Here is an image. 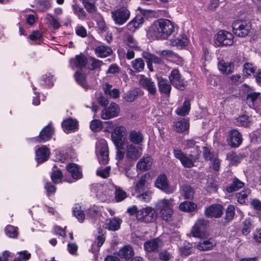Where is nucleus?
Masks as SVG:
<instances>
[{
	"label": "nucleus",
	"mask_w": 261,
	"mask_h": 261,
	"mask_svg": "<svg viewBox=\"0 0 261 261\" xmlns=\"http://www.w3.org/2000/svg\"><path fill=\"white\" fill-rule=\"evenodd\" d=\"M174 30L172 22L166 19H160L155 21L149 27L148 35L155 39H166Z\"/></svg>",
	"instance_id": "f257e3e1"
},
{
	"label": "nucleus",
	"mask_w": 261,
	"mask_h": 261,
	"mask_svg": "<svg viewBox=\"0 0 261 261\" xmlns=\"http://www.w3.org/2000/svg\"><path fill=\"white\" fill-rule=\"evenodd\" d=\"M172 201L171 199L168 200L164 198L159 200L155 204L156 211L159 213L162 219L165 221L170 220L173 215Z\"/></svg>",
	"instance_id": "f03ea898"
},
{
	"label": "nucleus",
	"mask_w": 261,
	"mask_h": 261,
	"mask_svg": "<svg viewBox=\"0 0 261 261\" xmlns=\"http://www.w3.org/2000/svg\"><path fill=\"white\" fill-rule=\"evenodd\" d=\"M54 134L55 128L50 122L41 130L37 136L31 138V140L34 143H43L50 141Z\"/></svg>",
	"instance_id": "7ed1b4c3"
},
{
	"label": "nucleus",
	"mask_w": 261,
	"mask_h": 261,
	"mask_svg": "<svg viewBox=\"0 0 261 261\" xmlns=\"http://www.w3.org/2000/svg\"><path fill=\"white\" fill-rule=\"evenodd\" d=\"M157 216V213L153 208L146 206L139 210L137 219L141 222L150 223L156 220Z\"/></svg>",
	"instance_id": "20e7f679"
},
{
	"label": "nucleus",
	"mask_w": 261,
	"mask_h": 261,
	"mask_svg": "<svg viewBox=\"0 0 261 261\" xmlns=\"http://www.w3.org/2000/svg\"><path fill=\"white\" fill-rule=\"evenodd\" d=\"M232 27L233 32L236 36L245 37L250 32L251 25L247 21L237 20L232 23Z\"/></svg>",
	"instance_id": "39448f33"
},
{
	"label": "nucleus",
	"mask_w": 261,
	"mask_h": 261,
	"mask_svg": "<svg viewBox=\"0 0 261 261\" xmlns=\"http://www.w3.org/2000/svg\"><path fill=\"white\" fill-rule=\"evenodd\" d=\"M233 43V35L226 31L221 30L214 37V43L217 46L231 45Z\"/></svg>",
	"instance_id": "423d86ee"
},
{
	"label": "nucleus",
	"mask_w": 261,
	"mask_h": 261,
	"mask_svg": "<svg viewBox=\"0 0 261 261\" xmlns=\"http://www.w3.org/2000/svg\"><path fill=\"white\" fill-rule=\"evenodd\" d=\"M129 11L125 7H121L111 12L112 17L116 24L121 25L129 18Z\"/></svg>",
	"instance_id": "0eeeda50"
},
{
	"label": "nucleus",
	"mask_w": 261,
	"mask_h": 261,
	"mask_svg": "<svg viewBox=\"0 0 261 261\" xmlns=\"http://www.w3.org/2000/svg\"><path fill=\"white\" fill-rule=\"evenodd\" d=\"M125 131V127L119 126L116 127L112 132L111 139L116 148H123Z\"/></svg>",
	"instance_id": "6e6552de"
},
{
	"label": "nucleus",
	"mask_w": 261,
	"mask_h": 261,
	"mask_svg": "<svg viewBox=\"0 0 261 261\" xmlns=\"http://www.w3.org/2000/svg\"><path fill=\"white\" fill-rule=\"evenodd\" d=\"M173 153L174 156L180 161L181 165L185 168H190L194 167V161L192 159L193 157L192 154H190L189 156H187L180 149L178 148L174 149Z\"/></svg>",
	"instance_id": "1a4fd4ad"
},
{
	"label": "nucleus",
	"mask_w": 261,
	"mask_h": 261,
	"mask_svg": "<svg viewBox=\"0 0 261 261\" xmlns=\"http://www.w3.org/2000/svg\"><path fill=\"white\" fill-rule=\"evenodd\" d=\"M169 79L172 85L178 90H184L187 85V82L182 78L179 70L177 69H174L171 71Z\"/></svg>",
	"instance_id": "9d476101"
},
{
	"label": "nucleus",
	"mask_w": 261,
	"mask_h": 261,
	"mask_svg": "<svg viewBox=\"0 0 261 261\" xmlns=\"http://www.w3.org/2000/svg\"><path fill=\"white\" fill-rule=\"evenodd\" d=\"M155 187L167 194H170L174 192L173 188L169 185L167 177L165 173L159 175L155 181Z\"/></svg>",
	"instance_id": "9b49d317"
},
{
	"label": "nucleus",
	"mask_w": 261,
	"mask_h": 261,
	"mask_svg": "<svg viewBox=\"0 0 261 261\" xmlns=\"http://www.w3.org/2000/svg\"><path fill=\"white\" fill-rule=\"evenodd\" d=\"M120 111L119 106L115 102H112L109 107L105 108L101 112V118L108 120L118 116Z\"/></svg>",
	"instance_id": "f8f14e48"
},
{
	"label": "nucleus",
	"mask_w": 261,
	"mask_h": 261,
	"mask_svg": "<svg viewBox=\"0 0 261 261\" xmlns=\"http://www.w3.org/2000/svg\"><path fill=\"white\" fill-rule=\"evenodd\" d=\"M126 158L133 161L137 160L142 155V146L129 144L126 147Z\"/></svg>",
	"instance_id": "ddd939ff"
},
{
	"label": "nucleus",
	"mask_w": 261,
	"mask_h": 261,
	"mask_svg": "<svg viewBox=\"0 0 261 261\" xmlns=\"http://www.w3.org/2000/svg\"><path fill=\"white\" fill-rule=\"evenodd\" d=\"M207 226V221L204 219H198L193 226L191 232L194 237L201 238Z\"/></svg>",
	"instance_id": "4468645a"
},
{
	"label": "nucleus",
	"mask_w": 261,
	"mask_h": 261,
	"mask_svg": "<svg viewBox=\"0 0 261 261\" xmlns=\"http://www.w3.org/2000/svg\"><path fill=\"white\" fill-rule=\"evenodd\" d=\"M50 149L46 145H42L35 151V160L38 164H42L48 160Z\"/></svg>",
	"instance_id": "2eb2a0df"
},
{
	"label": "nucleus",
	"mask_w": 261,
	"mask_h": 261,
	"mask_svg": "<svg viewBox=\"0 0 261 261\" xmlns=\"http://www.w3.org/2000/svg\"><path fill=\"white\" fill-rule=\"evenodd\" d=\"M227 142L231 147H238L242 143V136L238 130L232 129L228 134Z\"/></svg>",
	"instance_id": "dca6fc26"
},
{
	"label": "nucleus",
	"mask_w": 261,
	"mask_h": 261,
	"mask_svg": "<svg viewBox=\"0 0 261 261\" xmlns=\"http://www.w3.org/2000/svg\"><path fill=\"white\" fill-rule=\"evenodd\" d=\"M223 207L220 204H213L205 210V215L207 218H219L223 214Z\"/></svg>",
	"instance_id": "f3484780"
},
{
	"label": "nucleus",
	"mask_w": 261,
	"mask_h": 261,
	"mask_svg": "<svg viewBox=\"0 0 261 261\" xmlns=\"http://www.w3.org/2000/svg\"><path fill=\"white\" fill-rule=\"evenodd\" d=\"M97 156L99 163L103 165L109 162V148L107 143L101 144L97 148Z\"/></svg>",
	"instance_id": "a211bd4d"
},
{
	"label": "nucleus",
	"mask_w": 261,
	"mask_h": 261,
	"mask_svg": "<svg viewBox=\"0 0 261 261\" xmlns=\"http://www.w3.org/2000/svg\"><path fill=\"white\" fill-rule=\"evenodd\" d=\"M63 130L66 134H69L72 132H74L78 129V121L76 119L69 117L64 120L61 123Z\"/></svg>",
	"instance_id": "6ab92c4d"
},
{
	"label": "nucleus",
	"mask_w": 261,
	"mask_h": 261,
	"mask_svg": "<svg viewBox=\"0 0 261 261\" xmlns=\"http://www.w3.org/2000/svg\"><path fill=\"white\" fill-rule=\"evenodd\" d=\"M189 127V119L188 118H179L173 122L174 130L179 133L188 131Z\"/></svg>",
	"instance_id": "aec40b11"
},
{
	"label": "nucleus",
	"mask_w": 261,
	"mask_h": 261,
	"mask_svg": "<svg viewBox=\"0 0 261 261\" xmlns=\"http://www.w3.org/2000/svg\"><path fill=\"white\" fill-rule=\"evenodd\" d=\"M128 139L132 144L142 146L144 138L141 130H132L129 132Z\"/></svg>",
	"instance_id": "412c9836"
},
{
	"label": "nucleus",
	"mask_w": 261,
	"mask_h": 261,
	"mask_svg": "<svg viewBox=\"0 0 261 261\" xmlns=\"http://www.w3.org/2000/svg\"><path fill=\"white\" fill-rule=\"evenodd\" d=\"M66 169L73 179L78 180L82 178V172L80 170V167L76 164L69 163L66 165Z\"/></svg>",
	"instance_id": "4be33fe9"
},
{
	"label": "nucleus",
	"mask_w": 261,
	"mask_h": 261,
	"mask_svg": "<svg viewBox=\"0 0 261 261\" xmlns=\"http://www.w3.org/2000/svg\"><path fill=\"white\" fill-rule=\"evenodd\" d=\"M140 84L145 89H147L150 94L154 95L156 91L154 83L150 79L145 77L144 75L141 76L139 81Z\"/></svg>",
	"instance_id": "5701e85b"
},
{
	"label": "nucleus",
	"mask_w": 261,
	"mask_h": 261,
	"mask_svg": "<svg viewBox=\"0 0 261 261\" xmlns=\"http://www.w3.org/2000/svg\"><path fill=\"white\" fill-rule=\"evenodd\" d=\"M161 240L155 238L145 242L144 244V249L148 252H155L158 251Z\"/></svg>",
	"instance_id": "b1692460"
},
{
	"label": "nucleus",
	"mask_w": 261,
	"mask_h": 261,
	"mask_svg": "<svg viewBox=\"0 0 261 261\" xmlns=\"http://www.w3.org/2000/svg\"><path fill=\"white\" fill-rule=\"evenodd\" d=\"M134 255V252L133 248L129 245L124 246L120 249L118 253V255L121 258H124L126 260H128Z\"/></svg>",
	"instance_id": "393cba45"
},
{
	"label": "nucleus",
	"mask_w": 261,
	"mask_h": 261,
	"mask_svg": "<svg viewBox=\"0 0 261 261\" xmlns=\"http://www.w3.org/2000/svg\"><path fill=\"white\" fill-rule=\"evenodd\" d=\"M51 170L50 176L53 184H59L62 183L63 174L61 170L58 169L57 166L54 165Z\"/></svg>",
	"instance_id": "a878e982"
},
{
	"label": "nucleus",
	"mask_w": 261,
	"mask_h": 261,
	"mask_svg": "<svg viewBox=\"0 0 261 261\" xmlns=\"http://www.w3.org/2000/svg\"><path fill=\"white\" fill-rule=\"evenodd\" d=\"M218 68L223 74H229L234 70V64L232 62H225L223 60L219 62Z\"/></svg>",
	"instance_id": "bb28decb"
},
{
	"label": "nucleus",
	"mask_w": 261,
	"mask_h": 261,
	"mask_svg": "<svg viewBox=\"0 0 261 261\" xmlns=\"http://www.w3.org/2000/svg\"><path fill=\"white\" fill-rule=\"evenodd\" d=\"M112 85L106 83L103 87L105 95L110 98H119L120 92L118 89L112 88Z\"/></svg>",
	"instance_id": "cd10ccee"
},
{
	"label": "nucleus",
	"mask_w": 261,
	"mask_h": 261,
	"mask_svg": "<svg viewBox=\"0 0 261 261\" xmlns=\"http://www.w3.org/2000/svg\"><path fill=\"white\" fill-rule=\"evenodd\" d=\"M95 52L98 57L105 58L111 55L113 50L110 46L101 45L95 48Z\"/></svg>",
	"instance_id": "c85d7f7f"
},
{
	"label": "nucleus",
	"mask_w": 261,
	"mask_h": 261,
	"mask_svg": "<svg viewBox=\"0 0 261 261\" xmlns=\"http://www.w3.org/2000/svg\"><path fill=\"white\" fill-rule=\"evenodd\" d=\"M170 42L172 45L182 48L188 45L189 40L185 34H182L177 38L171 39Z\"/></svg>",
	"instance_id": "c756f323"
},
{
	"label": "nucleus",
	"mask_w": 261,
	"mask_h": 261,
	"mask_svg": "<svg viewBox=\"0 0 261 261\" xmlns=\"http://www.w3.org/2000/svg\"><path fill=\"white\" fill-rule=\"evenodd\" d=\"M244 186V183L238 178L235 177L233 178L232 182L226 187V191L227 193H231L239 190Z\"/></svg>",
	"instance_id": "7c9ffc66"
},
{
	"label": "nucleus",
	"mask_w": 261,
	"mask_h": 261,
	"mask_svg": "<svg viewBox=\"0 0 261 261\" xmlns=\"http://www.w3.org/2000/svg\"><path fill=\"white\" fill-rule=\"evenodd\" d=\"M250 193L251 190L249 189H246L240 192L237 193L236 198L237 199L238 202L242 205L246 204V201Z\"/></svg>",
	"instance_id": "2f4dec72"
},
{
	"label": "nucleus",
	"mask_w": 261,
	"mask_h": 261,
	"mask_svg": "<svg viewBox=\"0 0 261 261\" xmlns=\"http://www.w3.org/2000/svg\"><path fill=\"white\" fill-rule=\"evenodd\" d=\"M121 222V219L114 217L109 220L108 223L106 224V228L109 230L116 231L120 228Z\"/></svg>",
	"instance_id": "473e14b6"
},
{
	"label": "nucleus",
	"mask_w": 261,
	"mask_h": 261,
	"mask_svg": "<svg viewBox=\"0 0 261 261\" xmlns=\"http://www.w3.org/2000/svg\"><path fill=\"white\" fill-rule=\"evenodd\" d=\"M142 57L146 59L148 67H150V64L152 63L161 64L162 62V60L158 57L148 52H143Z\"/></svg>",
	"instance_id": "72a5a7b5"
},
{
	"label": "nucleus",
	"mask_w": 261,
	"mask_h": 261,
	"mask_svg": "<svg viewBox=\"0 0 261 261\" xmlns=\"http://www.w3.org/2000/svg\"><path fill=\"white\" fill-rule=\"evenodd\" d=\"M142 57L146 59L148 67H150V64L152 63L161 64L162 62V60L158 57L148 52H143Z\"/></svg>",
	"instance_id": "f704fd0d"
},
{
	"label": "nucleus",
	"mask_w": 261,
	"mask_h": 261,
	"mask_svg": "<svg viewBox=\"0 0 261 261\" xmlns=\"http://www.w3.org/2000/svg\"><path fill=\"white\" fill-rule=\"evenodd\" d=\"M191 109V104L188 99H186L183 105L178 107L176 110V113L181 116H185L189 114Z\"/></svg>",
	"instance_id": "c9c22d12"
},
{
	"label": "nucleus",
	"mask_w": 261,
	"mask_h": 261,
	"mask_svg": "<svg viewBox=\"0 0 261 261\" xmlns=\"http://www.w3.org/2000/svg\"><path fill=\"white\" fill-rule=\"evenodd\" d=\"M159 89L160 92L168 95L171 91V87L167 80L158 79Z\"/></svg>",
	"instance_id": "e433bc0d"
},
{
	"label": "nucleus",
	"mask_w": 261,
	"mask_h": 261,
	"mask_svg": "<svg viewBox=\"0 0 261 261\" xmlns=\"http://www.w3.org/2000/svg\"><path fill=\"white\" fill-rule=\"evenodd\" d=\"M179 209L185 212H192L197 208V205L193 202L184 201L179 205Z\"/></svg>",
	"instance_id": "4c0bfd02"
},
{
	"label": "nucleus",
	"mask_w": 261,
	"mask_h": 261,
	"mask_svg": "<svg viewBox=\"0 0 261 261\" xmlns=\"http://www.w3.org/2000/svg\"><path fill=\"white\" fill-rule=\"evenodd\" d=\"M235 215V207L231 204H229L226 210L224 217L225 223H227L232 221Z\"/></svg>",
	"instance_id": "58836bf2"
},
{
	"label": "nucleus",
	"mask_w": 261,
	"mask_h": 261,
	"mask_svg": "<svg viewBox=\"0 0 261 261\" xmlns=\"http://www.w3.org/2000/svg\"><path fill=\"white\" fill-rule=\"evenodd\" d=\"M131 65L136 72H139L144 70L145 63L142 59L137 58L132 61Z\"/></svg>",
	"instance_id": "ea45409f"
},
{
	"label": "nucleus",
	"mask_w": 261,
	"mask_h": 261,
	"mask_svg": "<svg viewBox=\"0 0 261 261\" xmlns=\"http://www.w3.org/2000/svg\"><path fill=\"white\" fill-rule=\"evenodd\" d=\"M146 182V176L145 175L141 176L135 185V191L138 193H141L144 192L145 190Z\"/></svg>",
	"instance_id": "a19ab883"
},
{
	"label": "nucleus",
	"mask_w": 261,
	"mask_h": 261,
	"mask_svg": "<svg viewBox=\"0 0 261 261\" xmlns=\"http://www.w3.org/2000/svg\"><path fill=\"white\" fill-rule=\"evenodd\" d=\"M236 123L238 126L248 127L250 125L251 121L248 115H242L237 118Z\"/></svg>",
	"instance_id": "79ce46f5"
},
{
	"label": "nucleus",
	"mask_w": 261,
	"mask_h": 261,
	"mask_svg": "<svg viewBox=\"0 0 261 261\" xmlns=\"http://www.w3.org/2000/svg\"><path fill=\"white\" fill-rule=\"evenodd\" d=\"M250 108L261 114V99H246Z\"/></svg>",
	"instance_id": "37998d69"
},
{
	"label": "nucleus",
	"mask_w": 261,
	"mask_h": 261,
	"mask_svg": "<svg viewBox=\"0 0 261 261\" xmlns=\"http://www.w3.org/2000/svg\"><path fill=\"white\" fill-rule=\"evenodd\" d=\"M88 60L83 55L81 54L75 57L74 61V66L80 68H82L86 66L87 64Z\"/></svg>",
	"instance_id": "c03bdc74"
},
{
	"label": "nucleus",
	"mask_w": 261,
	"mask_h": 261,
	"mask_svg": "<svg viewBox=\"0 0 261 261\" xmlns=\"http://www.w3.org/2000/svg\"><path fill=\"white\" fill-rule=\"evenodd\" d=\"M72 215L76 217L79 222L82 223L84 222L85 215L84 211L81 210V206L78 205L73 207Z\"/></svg>",
	"instance_id": "a18cd8bd"
},
{
	"label": "nucleus",
	"mask_w": 261,
	"mask_h": 261,
	"mask_svg": "<svg viewBox=\"0 0 261 261\" xmlns=\"http://www.w3.org/2000/svg\"><path fill=\"white\" fill-rule=\"evenodd\" d=\"M131 161V160L126 158L124 161L117 162V166L120 171H128L132 166Z\"/></svg>",
	"instance_id": "49530a36"
},
{
	"label": "nucleus",
	"mask_w": 261,
	"mask_h": 261,
	"mask_svg": "<svg viewBox=\"0 0 261 261\" xmlns=\"http://www.w3.org/2000/svg\"><path fill=\"white\" fill-rule=\"evenodd\" d=\"M245 156V155L242 153L237 154L236 152H233L228 153L227 154V158L231 161V162L237 164L240 163Z\"/></svg>",
	"instance_id": "de8ad7c7"
},
{
	"label": "nucleus",
	"mask_w": 261,
	"mask_h": 261,
	"mask_svg": "<svg viewBox=\"0 0 261 261\" xmlns=\"http://www.w3.org/2000/svg\"><path fill=\"white\" fill-rule=\"evenodd\" d=\"M5 232L7 236L11 238H17L18 235L17 227L10 225L6 227Z\"/></svg>",
	"instance_id": "09e8293b"
},
{
	"label": "nucleus",
	"mask_w": 261,
	"mask_h": 261,
	"mask_svg": "<svg viewBox=\"0 0 261 261\" xmlns=\"http://www.w3.org/2000/svg\"><path fill=\"white\" fill-rule=\"evenodd\" d=\"M46 19L49 22L51 26L55 30H58L61 27L59 19L58 17L51 15L47 14Z\"/></svg>",
	"instance_id": "8fccbe9b"
},
{
	"label": "nucleus",
	"mask_w": 261,
	"mask_h": 261,
	"mask_svg": "<svg viewBox=\"0 0 261 261\" xmlns=\"http://www.w3.org/2000/svg\"><path fill=\"white\" fill-rule=\"evenodd\" d=\"M90 129L93 132H98L103 128L102 122L98 119H93L91 121Z\"/></svg>",
	"instance_id": "3c124183"
},
{
	"label": "nucleus",
	"mask_w": 261,
	"mask_h": 261,
	"mask_svg": "<svg viewBox=\"0 0 261 261\" xmlns=\"http://www.w3.org/2000/svg\"><path fill=\"white\" fill-rule=\"evenodd\" d=\"M74 13L78 16L79 19L84 20L86 17V13L83 8L77 5L72 6Z\"/></svg>",
	"instance_id": "603ef678"
},
{
	"label": "nucleus",
	"mask_w": 261,
	"mask_h": 261,
	"mask_svg": "<svg viewBox=\"0 0 261 261\" xmlns=\"http://www.w3.org/2000/svg\"><path fill=\"white\" fill-rule=\"evenodd\" d=\"M242 233L245 236H247L250 232L252 228V224L250 218L245 219L243 223Z\"/></svg>",
	"instance_id": "864d4df0"
},
{
	"label": "nucleus",
	"mask_w": 261,
	"mask_h": 261,
	"mask_svg": "<svg viewBox=\"0 0 261 261\" xmlns=\"http://www.w3.org/2000/svg\"><path fill=\"white\" fill-rule=\"evenodd\" d=\"M126 44L130 48H134L136 50H139V47L136 40L130 35H127L125 39Z\"/></svg>",
	"instance_id": "5fc2aeb1"
},
{
	"label": "nucleus",
	"mask_w": 261,
	"mask_h": 261,
	"mask_svg": "<svg viewBox=\"0 0 261 261\" xmlns=\"http://www.w3.org/2000/svg\"><path fill=\"white\" fill-rule=\"evenodd\" d=\"M182 192L185 199H190L193 198L194 192L193 189L190 186H184L182 187Z\"/></svg>",
	"instance_id": "6e6d98bb"
},
{
	"label": "nucleus",
	"mask_w": 261,
	"mask_h": 261,
	"mask_svg": "<svg viewBox=\"0 0 261 261\" xmlns=\"http://www.w3.org/2000/svg\"><path fill=\"white\" fill-rule=\"evenodd\" d=\"M180 253L186 256L189 255L192 252V245L189 243H185L184 245L179 248Z\"/></svg>",
	"instance_id": "4d7b16f0"
},
{
	"label": "nucleus",
	"mask_w": 261,
	"mask_h": 261,
	"mask_svg": "<svg viewBox=\"0 0 261 261\" xmlns=\"http://www.w3.org/2000/svg\"><path fill=\"white\" fill-rule=\"evenodd\" d=\"M127 197L126 193L122 189L119 188L115 190V198L116 202H120L123 200Z\"/></svg>",
	"instance_id": "13d9d810"
},
{
	"label": "nucleus",
	"mask_w": 261,
	"mask_h": 261,
	"mask_svg": "<svg viewBox=\"0 0 261 261\" xmlns=\"http://www.w3.org/2000/svg\"><path fill=\"white\" fill-rule=\"evenodd\" d=\"M76 81L83 87L86 88L87 86L86 81V76L84 74L77 71L74 75Z\"/></svg>",
	"instance_id": "bf43d9fd"
},
{
	"label": "nucleus",
	"mask_w": 261,
	"mask_h": 261,
	"mask_svg": "<svg viewBox=\"0 0 261 261\" xmlns=\"http://www.w3.org/2000/svg\"><path fill=\"white\" fill-rule=\"evenodd\" d=\"M256 67L254 66L252 64L247 63L244 65L243 72L244 73L247 75H250L251 73L256 72Z\"/></svg>",
	"instance_id": "052dcab7"
},
{
	"label": "nucleus",
	"mask_w": 261,
	"mask_h": 261,
	"mask_svg": "<svg viewBox=\"0 0 261 261\" xmlns=\"http://www.w3.org/2000/svg\"><path fill=\"white\" fill-rule=\"evenodd\" d=\"M203 149V156L205 161H212L214 159V154L212 152L208 147L204 146L202 148Z\"/></svg>",
	"instance_id": "680f3d73"
},
{
	"label": "nucleus",
	"mask_w": 261,
	"mask_h": 261,
	"mask_svg": "<svg viewBox=\"0 0 261 261\" xmlns=\"http://www.w3.org/2000/svg\"><path fill=\"white\" fill-rule=\"evenodd\" d=\"M55 184H53L51 182L48 181L47 182L44 188L47 192V195L49 196L50 195L54 194L57 190V187L55 185Z\"/></svg>",
	"instance_id": "e2e57ef3"
},
{
	"label": "nucleus",
	"mask_w": 261,
	"mask_h": 261,
	"mask_svg": "<svg viewBox=\"0 0 261 261\" xmlns=\"http://www.w3.org/2000/svg\"><path fill=\"white\" fill-rule=\"evenodd\" d=\"M67 159V154L64 152L57 150L55 151V161L61 163H64Z\"/></svg>",
	"instance_id": "0e129e2a"
},
{
	"label": "nucleus",
	"mask_w": 261,
	"mask_h": 261,
	"mask_svg": "<svg viewBox=\"0 0 261 261\" xmlns=\"http://www.w3.org/2000/svg\"><path fill=\"white\" fill-rule=\"evenodd\" d=\"M53 75L51 73H48L42 76V82L45 86L50 87L54 85Z\"/></svg>",
	"instance_id": "69168bd1"
},
{
	"label": "nucleus",
	"mask_w": 261,
	"mask_h": 261,
	"mask_svg": "<svg viewBox=\"0 0 261 261\" xmlns=\"http://www.w3.org/2000/svg\"><path fill=\"white\" fill-rule=\"evenodd\" d=\"M14 256V253L5 250L0 253V261H10L9 259H12Z\"/></svg>",
	"instance_id": "338daca9"
},
{
	"label": "nucleus",
	"mask_w": 261,
	"mask_h": 261,
	"mask_svg": "<svg viewBox=\"0 0 261 261\" xmlns=\"http://www.w3.org/2000/svg\"><path fill=\"white\" fill-rule=\"evenodd\" d=\"M214 247L212 242L209 240L204 241L199 245V249L201 250L206 251L211 250Z\"/></svg>",
	"instance_id": "774afa93"
}]
</instances>
